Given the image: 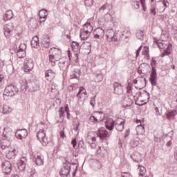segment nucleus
<instances>
[{
    "label": "nucleus",
    "instance_id": "obj_9",
    "mask_svg": "<svg viewBox=\"0 0 177 177\" xmlns=\"http://www.w3.org/2000/svg\"><path fill=\"white\" fill-rule=\"evenodd\" d=\"M92 49V46H91L90 42H84L81 44L79 52L80 53H82V55H89L91 53V50Z\"/></svg>",
    "mask_w": 177,
    "mask_h": 177
},
{
    "label": "nucleus",
    "instance_id": "obj_6",
    "mask_svg": "<svg viewBox=\"0 0 177 177\" xmlns=\"http://www.w3.org/2000/svg\"><path fill=\"white\" fill-rule=\"evenodd\" d=\"M19 92V88L15 84L7 86L4 90L3 96H15Z\"/></svg>",
    "mask_w": 177,
    "mask_h": 177
},
{
    "label": "nucleus",
    "instance_id": "obj_30",
    "mask_svg": "<svg viewBox=\"0 0 177 177\" xmlns=\"http://www.w3.org/2000/svg\"><path fill=\"white\" fill-rule=\"evenodd\" d=\"M177 115V111L176 110H173L169 112H168L166 114V118H167V120H175V116Z\"/></svg>",
    "mask_w": 177,
    "mask_h": 177
},
{
    "label": "nucleus",
    "instance_id": "obj_55",
    "mask_svg": "<svg viewBox=\"0 0 177 177\" xmlns=\"http://www.w3.org/2000/svg\"><path fill=\"white\" fill-rule=\"evenodd\" d=\"M65 111L66 112V113H67V117H68H68H69V115H70V109L68 108V104H66V106H65Z\"/></svg>",
    "mask_w": 177,
    "mask_h": 177
},
{
    "label": "nucleus",
    "instance_id": "obj_23",
    "mask_svg": "<svg viewBox=\"0 0 177 177\" xmlns=\"http://www.w3.org/2000/svg\"><path fill=\"white\" fill-rule=\"evenodd\" d=\"M13 30V28L12 26L9 24H7L4 26V35L6 37L9 38L10 35H12V31Z\"/></svg>",
    "mask_w": 177,
    "mask_h": 177
},
{
    "label": "nucleus",
    "instance_id": "obj_56",
    "mask_svg": "<svg viewBox=\"0 0 177 177\" xmlns=\"http://www.w3.org/2000/svg\"><path fill=\"white\" fill-rule=\"evenodd\" d=\"M8 131H10V129H9V128H4V131H3V135H4V136H6V138H8Z\"/></svg>",
    "mask_w": 177,
    "mask_h": 177
},
{
    "label": "nucleus",
    "instance_id": "obj_64",
    "mask_svg": "<svg viewBox=\"0 0 177 177\" xmlns=\"http://www.w3.org/2000/svg\"><path fill=\"white\" fill-rule=\"evenodd\" d=\"M68 56L69 63H70V62H71V56H73L70 50H68Z\"/></svg>",
    "mask_w": 177,
    "mask_h": 177
},
{
    "label": "nucleus",
    "instance_id": "obj_1",
    "mask_svg": "<svg viewBox=\"0 0 177 177\" xmlns=\"http://www.w3.org/2000/svg\"><path fill=\"white\" fill-rule=\"evenodd\" d=\"M21 89L24 92L26 89H28L30 92H35L39 89V80L32 79L27 83V80H22L20 81Z\"/></svg>",
    "mask_w": 177,
    "mask_h": 177
},
{
    "label": "nucleus",
    "instance_id": "obj_48",
    "mask_svg": "<svg viewBox=\"0 0 177 177\" xmlns=\"http://www.w3.org/2000/svg\"><path fill=\"white\" fill-rule=\"evenodd\" d=\"M84 3L86 6H92L93 5V0H85Z\"/></svg>",
    "mask_w": 177,
    "mask_h": 177
},
{
    "label": "nucleus",
    "instance_id": "obj_5",
    "mask_svg": "<svg viewBox=\"0 0 177 177\" xmlns=\"http://www.w3.org/2000/svg\"><path fill=\"white\" fill-rule=\"evenodd\" d=\"M19 92V88L15 84L7 86L4 90L3 96H15Z\"/></svg>",
    "mask_w": 177,
    "mask_h": 177
},
{
    "label": "nucleus",
    "instance_id": "obj_46",
    "mask_svg": "<svg viewBox=\"0 0 177 177\" xmlns=\"http://www.w3.org/2000/svg\"><path fill=\"white\" fill-rule=\"evenodd\" d=\"M97 82H102L103 81V75L102 73H97L96 75Z\"/></svg>",
    "mask_w": 177,
    "mask_h": 177
},
{
    "label": "nucleus",
    "instance_id": "obj_41",
    "mask_svg": "<svg viewBox=\"0 0 177 177\" xmlns=\"http://www.w3.org/2000/svg\"><path fill=\"white\" fill-rule=\"evenodd\" d=\"M136 35L138 39H140V41H142L143 40V37L145 34L142 30H138Z\"/></svg>",
    "mask_w": 177,
    "mask_h": 177
},
{
    "label": "nucleus",
    "instance_id": "obj_27",
    "mask_svg": "<svg viewBox=\"0 0 177 177\" xmlns=\"http://www.w3.org/2000/svg\"><path fill=\"white\" fill-rule=\"evenodd\" d=\"M50 45V39L49 37H46L41 40V46L48 49Z\"/></svg>",
    "mask_w": 177,
    "mask_h": 177
},
{
    "label": "nucleus",
    "instance_id": "obj_13",
    "mask_svg": "<svg viewBox=\"0 0 177 177\" xmlns=\"http://www.w3.org/2000/svg\"><path fill=\"white\" fill-rule=\"evenodd\" d=\"M2 171L6 175L12 172V163L10 161L6 160L1 164Z\"/></svg>",
    "mask_w": 177,
    "mask_h": 177
},
{
    "label": "nucleus",
    "instance_id": "obj_53",
    "mask_svg": "<svg viewBox=\"0 0 177 177\" xmlns=\"http://www.w3.org/2000/svg\"><path fill=\"white\" fill-rule=\"evenodd\" d=\"M138 167L140 168V172H142L140 175H143V174L146 172V168L143 166H140V165H139Z\"/></svg>",
    "mask_w": 177,
    "mask_h": 177
},
{
    "label": "nucleus",
    "instance_id": "obj_22",
    "mask_svg": "<svg viewBox=\"0 0 177 177\" xmlns=\"http://www.w3.org/2000/svg\"><path fill=\"white\" fill-rule=\"evenodd\" d=\"M97 136L100 138V139H107V138H109V133L106 131V130L99 129L98 132L97 133Z\"/></svg>",
    "mask_w": 177,
    "mask_h": 177
},
{
    "label": "nucleus",
    "instance_id": "obj_61",
    "mask_svg": "<svg viewBox=\"0 0 177 177\" xmlns=\"http://www.w3.org/2000/svg\"><path fill=\"white\" fill-rule=\"evenodd\" d=\"M150 13H151L153 16H156V8L153 7V8H151L150 9Z\"/></svg>",
    "mask_w": 177,
    "mask_h": 177
},
{
    "label": "nucleus",
    "instance_id": "obj_50",
    "mask_svg": "<svg viewBox=\"0 0 177 177\" xmlns=\"http://www.w3.org/2000/svg\"><path fill=\"white\" fill-rule=\"evenodd\" d=\"M140 2L142 6L143 10L146 12V9H147V8H146V0H140Z\"/></svg>",
    "mask_w": 177,
    "mask_h": 177
},
{
    "label": "nucleus",
    "instance_id": "obj_25",
    "mask_svg": "<svg viewBox=\"0 0 177 177\" xmlns=\"http://www.w3.org/2000/svg\"><path fill=\"white\" fill-rule=\"evenodd\" d=\"M113 9V6L110 5V4H104L102 6H101V8H100V12L101 13H103L104 12V13H109V12H110V10H111Z\"/></svg>",
    "mask_w": 177,
    "mask_h": 177
},
{
    "label": "nucleus",
    "instance_id": "obj_24",
    "mask_svg": "<svg viewBox=\"0 0 177 177\" xmlns=\"http://www.w3.org/2000/svg\"><path fill=\"white\" fill-rule=\"evenodd\" d=\"M133 104V101L129 97H125L122 101V106L124 109H128Z\"/></svg>",
    "mask_w": 177,
    "mask_h": 177
},
{
    "label": "nucleus",
    "instance_id": "obj_51",
    "mask_svg": "<svg viewBox=\"0 0 177 177\" xmlns=\"http://www.w3.org/2000/svg\"><path fill=\"white\" fill-rule=\"evenodd\" d=\"M139 122H140V124L138 125L137 129H139V128L140 129H145V126L142 125V122L139 120H137V124H139Z\"/></svg>",
    "mask_w": 177,
    "mask_h": 177
},
{
    "label": "nucleus",
    "instance_id": "obj_12",
    "mask_svg": "<svg viewBox=\"0 0 177 177\" xmlns=\"http://www.w3.org/2000/svg\"><path fill=\"white\" fill-rule=\"evenodd\" d=\"M95 133H89L86 141L88 145H90L91 149H96V137H95Z\"/></svg>",
    "mask_w": 177,
    "mask_h": 177
},
{
    "label": "nucleus",
    "instance_id": "obj_63",
    "mask_svg": "<svg viewBox=\"0 0 177 177\" xmlns=\"http://www.w3.org/2000/svg\"><path fill=\"white\" fill-rule=\"evenodd\" d=\"M142 50V46L139 47V48L136 50V57L139 56V53H140V51Z\"/></svg>",
    "mask_w": 177,
    "mask_h": 177
},
{
    "label": "nucleus",
    "instance_id": "obj_4",
    "mask_svg": "<svg viewBox=\"0 0 177 177\" xmlns=\"http://www.w3.org/2000/svg\"><path fill=\"white\" fill-rule=\"evenodd\" d=\"M157 64V61L152 59L151 61V71L150 74L149 81L152 86H156L157 85V69H156V66Z\"/></svg>",
    "mask_w": 177,
    "mask_h": 177
},
{
    "label": "nucleus",
    "instance_id": "obj_20",
    "mask_svg": "<svg viewBox=\"0 0 177 177\" xmlns=\"http://www.w3.org/2000/svg\"><path fill=\"white\" fill-rule=\"evenodd\" d=\"M17 155V150L16 149H9L6 153V158L8 160H15L16 158V156Z\"/></svg>",
    "mask_w": 177,
    "mask_h": 177
},
{
    "label": "nucleus",
    "instance_id": "obj_59",
    "mask_svg": "<svg viewBox=\"0 0 177 177\" xmlns=\"http://www.w3.org/2000/svg\"><path fill=\"white\" fill-rule=\"evenodd\" d=\"M71 144L73 145V147H75V146H77V138H73L71 141Z\"/></svg>",
    "mask_w": 177,
    "mask_h": 177
},
{
    "label": "nucleus",
    "instance_id": "obj_57",
    "mask_svg": "<svg viewBox=\"0 0 177 177\" xmlns=\"http://www.w3.org/2000/svg\"><path fill=\"white\" fill-rule=\"evenodd\" d=\"M121 176L122 177H131V174L128 172H122Z\"/></svg>",
    "mask_w": 177,
    "mask_h": 177
},
{
    "label": "nucleus",
    "instance_id": "obj_11",
    "mask_svg": "<svg viewBox=\"0 0 177 177\" xmlns=\"http://www.w3.org/2000/svg\"><path fill=\"white\" fill-rule=\"evenodd\" d=\"M34 68V61L30 58H26L24 64V70L26 73H30Z\"/></svg>",
    "mask_w": 177,
    "mask_h": 177
},
{
    "label": "nucleus",
    "instance_id": "obj_38",
    "mask_svg": "<svg viewBox=\"0 0 177 177\" xmlns=\"http://www.w3.org/2000/svg\"><path fill=\"white\" fill-rule=\"evenodd\" d=\"M71 48L73 52H78L80 50V44L77 41H73L71 44Z\"/></svg>",
    "mask_w": 177,
    "mask_h": 177
},
{
    "label": "nucleus",
    "instance_id": "obj_54",
    "mask_svg": "<svg viewBox=\"0 0 177 177\" xmlns=\"http://www.w3.org/2000/svg\"><path fill=\"white\" fill-rule=\"evenodd\" d=\"M73 74L75 75L76 77H77L78 78H80V77H81V71L77 69Z\"/></svg>",
    "mask_w": 177,
    "mask_h": 177
},
{
    "label": "nucleus",
    "instance_id": "obj_47",
    "mask_svg": "<svg viewBox=\"0 0 177 177\" xmlns=\"http://www.w3.org/2000/svg\"><path fill=\"white\" fill-rule=\"evenodd\" d=\"M167 2L168 1H160L158 2L157 5H159V6H161L162 8H164L165 6V8H167Z\"/></svg>",
    "mask_w": 177,
    "mask_h": 177
},
{
    "label": "nucleus",
    "instance_id": "obj_21",
    "mask_svg": "<svg viewBox=\"0 0 177 177\" xmlns=\"http://www.w3.org/2000/svg\"><path fill=\"white\" fill-rule=\"evenodd\" d=\"M34 158L36 165H44V162H45L44 156L36 155L34 156Z\"/></svg>",
    "mask_w": 177,
    "mask_h": 177
},
{
    "label": "nucleus",
    "instance_id": "obj_29",
    "mask_svg": "<svg viewBox=\"0 0 177 177\" xmlns=\"http://www.w3.org/2000/svg\"><path fill=\"white\" fill-rule=\"evenodd\" d=\"M89 35H91V32H87L84 29H81L80 30V38L81 39L85 40L88 39Z\"/></svg>",
    "mask_w": 177,
    "mask_h": 177
},
{
    "label": "nucleus",
    "instance_id": "obj_43",
    "mask_svg": "<svg viewBox=\"0 0 177 177\" xmlns=\"http://www.w3.org/2000/svg\"><path fill=\"white\" fill-rule=\"evenodd\" d=\"M157 45L160 49H165L168 44H165V41H158Z\"/></svg>",
    "mask_w": 177,
    "mask_h": 177
},
{
    "label": "nucleus",
    "instance_id": "obj_44",
    "mask_svg": "<svg viewBox=\"0 0 177 177\" xmlns=\"http://www.w3.org/2000/svg\"><path fill=\"white\" fill-rule=\"evenodd\" d=\"M12 111V109L8 105H4L3 107V114H9Z\"/></svg>",
    "mask_w": 177,
    "mask_h": 177
},
{
    "label": "nucleus",
    "instance_id": "obj_60",
    "mask_svg": "<svg viewBox=\"0 0 177 177\" xmlns=\"http://www.w3.org/2000/svg\"><path fill=\"white\" fill-rule=\"evenodd\" d=\"M156 5H157V6H159V8H157V10H160V13H161V12H164L165 10V8L162 7L161 6L158 5V4H156Z\"/></svg>",
    "mask_w": 177,
    "mask_h": 177
},
{
    "label": "nucleus",
    "instance_id": "obj_49",
    "mask_svg": "<svg viewBox=\"0 0 177 177\" xmlns=\"http://www.w3.org/2000/svg\"><path fill=\"white\" fill-rule=\"evenodd\" d=\"M27 49V45L26 44H21L19 46V50H24L26 51Z\"/></svg>",
    "mask_w": 177,
    "mask_h": 177
},
{
    "label": "nucleus",
    "instance_id": "obj_52",
    "mask_svg": "<svg viewBox=\"0 0 177 177\" xmlns=\"http://www.w3.org/2000/svg\"><path fill=\"white\" fill-rule=\"evenodd\" d=\"M143 55L149 56V47L145 46L142 51Z\"/></svg>",
    "mask_w": 177,
    "mask_h": 177
},
{
    "label": "nucleus",
    "instance_id": "obj_42",
    "mask_svg": "<svg viewBox=\"0 0 177 177\" xmlns=\"http://www.w3.org/2000/svg\"><path fill=\"white\" fill-rule=\"evenodd\" d=\"M130 145L131 147H138L139 146V138L131 140Z\"/></svg>",
    "mask_w": 177,
    "mask_h": 177
},
{
    "label": "nucleus",
    "instance_id": "obj_33",
    "mask_svg": "<svg viewBox=\"0 0 177 177\" xmlns=\"http://www.w3.org/2000/svg\"><path fill=\"white\" fill-rule=\"evenodd\" d=\"M10 146V140H2L1 141V149L5 150V149H8Z\"/></svg>",
    "mask_w": 177,
    "mask_h": 177
},
{
    "label": "nucleus",
    "instance_id": "obj_37",
    "mask_svg": "<svg viewBox=\"0 0 177 177\" xmlns=\"http://www.w3.org/2000/svg\"><path fill=\"white\" fill-rule=\"evenodd\" d=\"M82 95H86V90L84 87H80V90L77 94V97L81 99V97H82Z\"/></svg>",
    "mask_w": 177,
    "mask_h": 177
},
{
    "label": "nucleus",
    "instance_id": "obj_31",
    "mask_svg": "<svg viewBox=\"0 0 177 177\" xmlns=\"http://www.w3.org/2000/svg\"><path fill=\"white\" fill-rule=\"evenodd\" d=\"M32 48H38L39 46V39L38 36H35L30 41Z\"/></svg>",
    "mask_w": 177,
    "mask_h": 177
},
{
    "label": "nucleus",
    "instance_id": "obj_32",
    "mask_svg": "<svg viewBox=\"0 0 177 177\" xmlns=\"http://www.w3.org/2000/svg\"><path fill=\"white\" fill-rule=\"evenodd\" d=\"M13 18V12L10 10L6 12L3 19L5 21H8V20H10V19Z\"/></svg>",
    "mask_w": 177,
    "mask_h": 177
},
{
    "label": "nucleus",
    "instance_id": "obj_34",
    "mask_svg": "<svg viewBox=\"0 0 177 177\" xmlns=\"http://www.w3.org/2000/svg\"><path fill=\"white\" fill-rule=\"evenodd\" d=\"M49 62L53 67H55L56 66V62H59L57 60V57H55L53 55H50L48 57Z\"/></svg>",
    "mask_w": 177,
    "mask_h": 177
},
{
    "label": "nucleus",
    "instance_id": "obj_18",
    "mask_svg": "<svg viewBox=\"0 0 177 177\" xmlns=\"http://www.w3.org/2000/svg\"><path fill=\"white\" fill-rule=\"evenodd\" d=\"M94 38L97 39H100L104 37V30L102 28H97L93 31Z\"/></svg>",
    "mask_w": 177,
    "mask_h": 177
},
{
    "label": "nucleus",
    "instance_id": "obj_3",
    "mask_svg": "<svg viewBox=\"0 0 177 177\" xmlns=\"http://www.w3.org/2000/svg\"><path fill=\"white\" fill-rule=\"evenodd\" d=\"M124 121L120 122V120H117L116 122H114L113 120H109L106 122L105 127L106 129L109 131H113L114 127L117 131L121 132L124 130Z\"/></svg>",
    "mask_w": 177,
    "mask_h": 177
},
{
    "label": "nucleus",
    "instance_id": "obj_16",
    "mask_svg": "<svg viewBox=\"0 0 177 177\" xmlns=\"http://www.w3.org/2000/svg\"><path fill=\"white\" fill-rule=\"evenodd\" d=\"M17 165L19 171H24L26 166L27 165V158L23 156L19 160H17Z\"/></svg>",
    "mask_w": 177,
    "mask_h": 177
},
{
    "label": "nucleus",
    "instance_id": "obj_58",
    "mask_svg": "<svg viewBox=\"0 0 177 177\" xmlns=\"http://www.w3.org/2000/svg\"><path fill=\"white\" fill-rule=\"evenodd\" d=\"M78 147L79 149H82V147H84V140H82L79 142Z\"/></svg>",
    "mask_w": 177,
    "mask_h": 177
},
{
    "label": "nucleus",
    "instance_id": "obj_28",
    "mask_svg": "<svg viewBox=\"0 0 177 177\" xmlns=\"http://www.w3.org/2000/svg\"><path fill=\"white\" fill-rule=\"evenodd\" d=\"M172 48V44H169L167 46V48H164V52L161 54V57H164L165 56H169L171 55V49Z\"/></svg>",
    "mask_w": 177,
    "mask_h": 177
},
{
    "label": "nucleus",
    "instance_id": "obj_35",
    "mask_svg": "<svg viewBox=\"0 0 177 177\" xmlns=\"http://www.w3.org/2000/svg\"><path fill=\"white\" fill-rule=\"evenodd\" d=\"M53 56L57 57L58 61H60L61 59H63V57H62V50L55 48V53L53 54Z\"/></svg>",
    "mask_w": 177,
    "mask_h": 177
},
{
    "label": "nucleus",
    "instance_id": "obj_14",
    "mask_svg": "<svg viewBox=\"0 0 177 177\" xmlns=\"http://www.w3.org/2000/svg\"><path fill=\"white\" fill-rule=\"evenodd\" d=\"M58 66L60 70H62V71H66V70L68 68V66H70V62L67 61V57H62L59 61Z\"/></svg>",
    "mask_w": 177,
    "mask_h": 177
},
{
    "label": "nucleus",
    "instance_id": "obj_40",
    "mask_svg": "<svg viewBox=\"0 0 177 177\" xmlns=\"http://www.w3.org/2000/svg\"><path fill=\"white\" fill-rule=\"evenodd\" d=\"M48 12L45 9H42L39 12V19H44V17H47Z\"/></svg>",
    "mask_w": 177,
    "mask_h": 177
},
{
    "label": "nucleus",
    "instance_id": "obj_8",
    "mask_svg": "<svg viewBox=\"0 0 177 177\" xmlns=\"http://www.w3.org/2000/svg\"><path fill=\"white\" fill-rule=\"evenodd\" d=\"M70 169H71V164L70 163V162L66 161L64 163L63 167H62L59 172L61 176L62 177L68 176V175H70Z\"/></svg>",
    "mask_w": 177,
    "mask_h": 177
},
{
    "label": "nucleus",
    "instance_id": "obj_7",
    "mask_svg": "<svg viewBox=\"0 0 177 177\" xmlns=\"http://www.w3.org/2000/svg\"><path fill=\"white\" fill-rule=\"evenodd\" d=\"M104 117L105 115L103 112L96 111L91 115L90 120L92 122H101V121H103V120H104Z\"/></svg>",
    "mask_w": 177,
    "mask_h": 177
},
{
    "label": "nucleus",
    "instance_id": "obj_39",
    "mask_svg": "<svg viewBox=\"0 0 177 177\" xmlns=\"http://www.w3.org/2000/svg\"><path fill=\"white\" fill-rule=\"evenodd\" d=\"M26 51H24L23 50H17V56L19 59H23V58L26 57Z\"/></svg>",
    "mask_w": 177,
    "mask_h": 177
},
{
    "label": "nucleus",
    "instance_id": "obj_17",
    "mask_svg": "<svg viewBox=\"0 0 177 177\" xmlns=\"http://www.w3.org/2000/svg\"><path fill=\"white\" fill-rule=\"evenodd\" d=\"M113 88L115 95H122L124 93V86L121 83L115 82L113 84Z\"/></svg>",
    "mask_w": 177,
    "mask_h": 177
},
{
    "label": "nucleus",
    "instance_id": "obj_36",
    "mask_svg": "<svg viewBox=\"0 0 177 177\" xmlns=\"http://www.w3.org/2000/svg\"><path fill=\"white\" fill-rule=\"evenodd\" d=\"M83 30L91 33L93 31V27H92L91 23H86L84 25Z\"/></svg>",
    "mask_w": 177,
    "mask_h": 177
},
{
    "label": "nucleus",
    "instance_id": "obj_45",
    "mask_svg": "<svg viewBox=\"0 0 177 177\" xmlns=\"http://www.w3.org/2000/svg\"><path fill=\"white\" fill-rule=\"evenodd\" d=\"M56 88H57V86L56 84H53V83H50L49 84V88H48V91L50 92H55L56 91Z\"/></svg>",
    "mask_w": 177,
    "mask_h": 177
},
{
    "label": "nucleus",
    "instance_id": "obj_62",
    "mask_svg": "<svg viewBox=\"0 0 177 177\" xmlns=\"http://www.w3.org/2000/svg\"><path fill=\"white\" fill-rule=\"evenodd\" d=\"M90 104L93 107H95V97L91 98V100L90 101Z\"/></svg>",
    "mask_w": 177,
    "mask_h": 177
},
{
    "label": "nucleus",
    "instance_id": "obj_15",
    "mask_svg": "<svg viewBox=\"0 0 177 177\" xmlns=\"http://www.w3.org/2000/svg\"><path fill=\"white\" fill-rule=\"evenodd\" d=\"M28 135V131L26 129L17 130L15 133V136L17 139H20L23 140V139H26Z\"/></svg>",
    "mask_w": 177,
    "mask_h": 177
},
{
    "label": "nucleus",
    "instance_id": "obj_2",
    "mask_svg": "<svg viewBox=\"0 0 177 177\" xmlns=\"http://www.w3.org/2000/svg\"><path fill=\"white\" fill-rule=\"evenodd\" d=\"M122 37H124V34H122L120 31L114 32V30L113 29H108L106 30L107 41H113L115 44H117L121 41Z\"/></svg>",
    "mask_w": 177,
    "mask_h": 177
},
{
    "label": "nucleus",
    "instance_id": "obj_10",
    "mask_svg": "<svg viewBox=\"0 0 177 177\" xmlns=\"http://www.w3.org/2000/svg\"><path fill=\"white\" fill-rule=\"evenodd\" d=\"M37 138L43 146H46V145H48V138H46V134L45 133V131H44V130L40 129L37 132Z\"/></svg>",
    "mask_w": 177,
    "mask_h": 177
},
{
    "label": "nucleus",
    "instance_id": "obj_19",
    "mask_svg": "<svg viewBox=\"0 0 177 177\" xmlns=\"http://www.w3.org/2000/svg\"><path fill=\"white\" fill-rule=\"evenodd\" d=\"M45 74L47 81H49L50 82L53 81V80H55V77H56V72L51 69L47 70Z\"/></svg>",
    "mask_w": 177,
    "mask_h": 177
},
{
    "label": "nucleus",
    "instance_id": "obj_26",
    "mask_svg": "<svg viewBox=\"0 0 177 177\" xmlns=\"http://www.w3.org/2000/svg\"><path fill=\"white\" fill-rule=\"evenodd\" d=\"M131 157L135 162H142V155L139 152H135Z\"/></svg>",
    "mask_w": 177,
    "mask_h": 177
}]
</instances>
